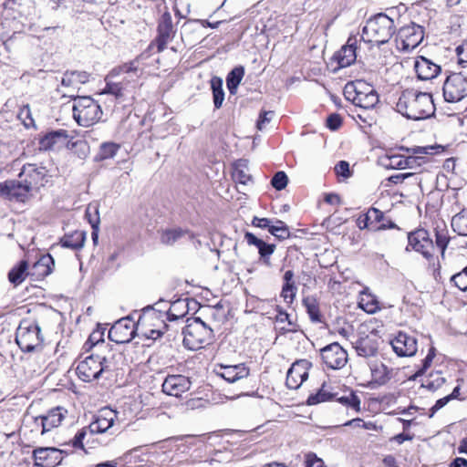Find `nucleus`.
<instances>
[{"label": "nucleus", "instance_id": "nucleus-31", "mask_svg": "<svg viewBox=\"0 0 467 467\" xmlns=\"http://www.w3.org/2000/svg\"><path fill=\"white\" fill-rule=\"evenodd\" d=\"M233 179L239 185L245 186L252 182V176L248 172L247 163L244 160H239L234 165Z\"/></svg>", "mask_w": 467, "mask_h": 467}, {"label": "nucleus", "instance_id": "nucleus-45", "mask_svg": "<svg viewBox=\"0 0 467 467\" xmlns=\"http://www.w3.org/2000/svg\"><path fill=\"white\" fill-rule=\"evenodd\" d=\"M93 347L97 350L95 356L97 359L100 361V368H103V372L112 370L111 361L109 358L107 356H102L100 353V348L104 347V341L102 340L101 343H99V341H97V343L94 344Z\"/></svg>", "mask_w": 467, "mask_h": 467}, {"label": "nucleus", "instance_id": "nucleus-3", "mask_svg": "<svg viewBox=\"0 0 467 467\" xmlns=\"http://www.w3.org/2000/svg\"><path fill=\"white\" fill-rule=\"evenodd\" d=\"M63 96L74 99L73 117L78 125L89 127L101 119L102 109L91 97H80L74 93L63 94Z\"/></svg>", "mask_w": 467, "mask_h": 467}, {"label": "nucleus", "instance_id": "nucleus-14", "mask_svg": "<svg viewBox=\"0 0 467 467\" xmlns=\"http://www.w3.org/2000/svg\"><path fill=\"white\" fill-rule=\"evenodd\" d=\"M380 337L378 333L372 331L369 334L361 335L353 343L357 354L363 358H370L377 355Z\"/></svg>", "mask_w": 467, "mask_h": 467}, {"label": "nucleus", "instance_id": "nucleus-32", "mask_svg": "<svg viewBox=\"0 0 467 467\" xmlns=\"http://www.w3.org/2000/svg\"><path fill=\"white\" fill-rule=\"evenodd\" d=\"M86 234L83 231H75L70 234H66L60 241L63 247L73 250L80 249L84 246Z\"/></svg>", "mask_w": 467, "mask_h": 467}, {"label": "nucleus", "instance_id": "nucleus-59", "mask_svg": "<svg viewBox=\"0 0 467 467\" xmlns=\"http://www.w3.org/2000/svg\"><path fill=\"white\" fill-rule=\"evenodd\" d=\"M335 171L337 175L343 176L345 178H348L351 175L349 170V163L346 161H340L335 166Z\"/></svg>", "mask_w": 467, "mask_h": 467}, {"label": "nucleus", "instance_id": "nucleus-10", "mask_svg": "<svg viewBox=\"0 0 467 467\" xmlns=\"http://www.w3.org/2000/svg\"><path fill=\"white\" fill-rule=\"evenodd\" d=\"M321 358L327 368L339 369L348 362L347 351L337 342L321 349Z\"/></svg>", "mask_w": 467, "mask_h": 467}, {"label": "nucleus", "instance_id": "nucleus-21", "mask_svg": "<svg viewBox=\"0 0 467 467\" xmlns=\"http://www.w3.org/2000/svg\"><path fill=\"white\" fill-rule=\"evenodd\" d=\"M414 70L420 80H431L441 73V66L425 57L420 56L414 61Z\"/></svg>", "mask_w": 467, "mask_h": 467}, {"label": "nucleus", "instance_id": "nucleus-26", "mask_svg": "<svg viewBox=\"0 0 467 467\" xmlns=\"http://www.w3.org/2000/svg\"><path fill=\"white\" fill-rule=\"evenodd\" d=\"M54 259L49 254L42 255L29 270V275L36 279H42L51 274Z\"/></svg>", "mask_w": 467, "mask_h": 467}, {"label": "nucleus", "instance_id": "nucleus-56", "mask_svg": "<svg viewBox=\"0 0 467 467\" xmlns=\"http://www.w3.org/2000/svg\"><path fill=\"white\" fill-rule=\"evenodd\" d=\"M456 54L458 57V63L462 67L467 66V41L456 47Z\"/></svg>", "mask_w": 467, "mask_h": 467}, {"label": "nucleus", "instance_id": "nucleus-42", "mask_svg": "<svg viewBox=\"0 0 467 467\" xmlns=\"http://www.w3.org/2000/svg\"><path fill=\"white\" fill-rule=\"evenodd\" d=\"M257 249L260 254V258L263 261L264 265H265L266 266H271L270 256L274 254L275 250V244L263 242L260 244V246L257 247Z\"/></svg>", "mask_w": 467, "mask_h": 467}, {"label": "nucleus", "instance_id": "nucleus-20", "mask_svg": "<svg viewBox=\"0 0 467 467\" xmlns=\"http://www.w3.org/2000/svg\"><path fill=\"white\" fill-rule=\"evenodd\" d=\"M357 37L350 36L347 43L334 54L332 58L337 61V68L347 67L355 63L357 59Z\"/></svg>", "mask_w": 467, "mask_h": 467}, {"label": "nucleus", "instance_id": "nucleus-19", "mask_svg": "<svg viewBox=\"0 0 467 467\" xmlns=\"http://www.w3.org/2000/svg\"><path fill=\"white\" fill-rule=\"evenodd\" d=\"M47 171L44 167H38L36 164H25L18 175L26 184L32 190L44 185Z\"/></svg>", "mask_w": 467, "mask_h": 467}, {"label": "nucleus", "instance_id": "nucleus-18", "mask_svg": "<svg viewBox=\"0 0 467 467\" xmlns=\"http://www.w3.org/2000/svg\"><path fill=\"white\" fill-rule=\"evenodd\" d=\"M192 381L184 375H168L162 383V391L174 397H180L191 389Z\"/></svg>", "mask_w": 467, "mask_h": 467}, {"label": "nucleus", "instance_id": "nucleus-17", "mask_svg": "<svg viewBox=\"0 0 467 467\" xmlns=\"http://www.w3.org/2000/svg\"><path fill=\"white\" fill-rule=\"evenodd\" d=\"M30 191L29 186L21 179L0 183V194L9 200L24 202Z\"/></svg>", "mask_w": 467, "mask_h": 467}, {"label": "nucleus", "instance_id": "nucleus-13", "mask_svg": "<svg viewBox=\"0 0 467 467\" xmlns=\"http://www.w3.org/2000/svg\"><path fill=\"white\" fill-rule=\"evenodd\" d=\"M311 366V362L306 359H299L294 362L286 374L285 384L287 388L297 389L307 379Z\"/></svg>", "mask_w": 467, "mask_h": 467}, {"label": "nucleus", "instance_id": "nucleus-40", "mask_svg": "<svg viewBox=\"0 0 467 467\" xmlns=\"http://www.w3.org/2000/svg\"><path fill=\"white\" fill-rule=\"evenodd\" d=\"M278 240H285L290 236L288 226L280 220H275V223L270 227V232Z\"/></svg>", "mask_w": 467, "mask_h": 467}, {"label": "nucleus", "instance_id": "nucleus-2", "mask_svg": "<svg viewBox=\"0 0 467 467\" xmlns=\"http://www.w3.org/2000/svg\"><path fill=\"white\" fill-rule=\"evenodd\" d=\"M396 31L394 20L383 13L369 18L362 29V39L378 46L389 41Z\"/></svg>", "mask_w": 467, "mask_h": 467}, {"label": "nucleus", "instance_id": "nucleus-8", "mask_svg": "<svg viewBox=\"0 0 467 467\" xmlns=\"http://www.w3.org/2000/svg\"><path fill=\"white\" fill-rule=\"evenodd\" d=\"M408 245L406 251L410 248L417 253L421 254L426 259L431 260L434 254V244L430 237L428 231L425 229H418L407 234Z\"/></svg>", "mask_w": 467, "mask_h": 467}, {"label": "nucleus", "instance_id": "nucleus-6", "mask_svg": "<svg viewBox=\"0 0 467 467\" xmlns=\"http://www.w3.org/2000/svg\"><path fill=\"white\" fill-rule=\"evenodd\" d=\"M188 311V305L184 300H178L173 302L169 310L165 313L169 321H175L180 318H183ZM164 314L160 309H156L152 306H148L142 309V314L139 317V326L151 325V321L155 319H161ZM152 326H156L152 324Z\"/></svg>", "mask_w": 467, "mask_h": 467}, {"label": "nucleus", "instance_id": "nucleus-60", "mask_svg": "<svg viewBox=\"0 0 467 467\" xmlns=\"http://www.w3.org/2000/svg\"><path fill=\"white\" fill-rule=\"evenodd\" d=\"M274 115L273 111H264L260 114L257 121V129L263 130L265 125L268 124Z\"/></svg>", "mask_w": 467, "mask_h": 467}, {"label": "nucleus", "instance_id": "nucleus-61", "mask_svg": "<svg viewBox=\"0 0 467 467\" xmlns=\"http://www.w3.org/2000/svg\"><path fill=\"white\" fill-rule=\"evenodd\" d=\"M86 434H87V431L85 429L79 430L71 441L72 446L74 448L83 449L84 448L83 440H84Z\"/></svg>", "mask_w": 467, "mask_h": 467}, {"label": "nucleus", "instance_id": "nucleus-24", "mask_svg": "<svg viewBox=\"0 0 467 467\" xmlns=\"http://www.w3.org/2000/svg\"><path fill=\"white\" fill-rule=\"evenodd\" d=\"M68 134L65 130H52L45 134L39 140V149L42 150H49L59 148L67 142Z\"/></svg>", "mask_w": 467, "mask_h": 467}, {"label": "nucleus", "instance_id": "nucleus-46", "mask_svg": "<svg viewBox=\"0 0 467 467\" xmlns=\"http://www.w3.org/2000/svg\"><path fill=\"white\" fill-rule=\"evenodd\" d=\"M436 149H441V146H415L412 148H406V152L411 156H424L433 154V150Z\"/></svg>", "mask_w": 467, "mask_h": 467}, {"label": "nucleus", "instance_id": "nucleus-55", "mask_svg": "<svg viewBox=\"0 0 467 467\" xmlns=\"http://www.w3.org/2000/svg\"><path fill=\"white\" fill-rule=\"evenodd\" d=\"M427 158L425 156H411L409 155L406 157L407 168L414 169L417 167H420L427 162Z\"/></svg>", "mask_w": 467, "mask_h": 467}, {"label": "nucleus", "instance_id": "nucleus-48", "mask_svg": "<svg viewBox=\"0 0 467 467\" xmlns=\"http://www.w3.org/2000/svg\"><path fill=\"white\" fill-rule=\"evenodd\" d=\"M288 182L287 175L284 171H277L271 180L272 186L277 190H284Z\"/></svg>", "mask_w": 467, "mask_h": 467}, {"label": "nucleus", "instance_id": "nucleus-62", "mask_svg": "<svg viewBox=\"0 0 467 467\" xmlns=\"http://www.w3.org/2000/svg\"><path fill=\"white\" fill-rule=\"evenodd\" d=\"M252 224L255 227H259L262 229L267 228L268 231L270 232V227L272 226L273 222L268 218L254 217Z\"/></svg>", "mask_w": 467, "mask_h": 467}, {"label": "nucleus", "instance_id": "nucleus-27", "mask_svg": "<svg viewBox=\"0 0 467 467\" xmlns=\"http://www.w3.org/2000/svg\"><path fill=\"white\" fill-rule=\"evenodd\" d=\"M379 101V99L377 91L371 86L364 82V86H362V89L358 97L357 106L365 109H374Z\"/></svg>", "mask_w": 467, "mask_h": 467}, {"label": "nucleus", "instance_id": "nucleus-53", "mask_svg": "<svg viewBox=\"0 0 467 467\" xmlns=\"http://www.w3.org/2000/svg\"><path fill=\"white\" fill-rule=\"evenodd\" d=\"M166 329H167V325L161 319V326H159L156 328H150V329L146 330L144 332V335L146 337L155 340V339L161 337L164 334Z\"/></svg>", "mask_w": 467, "mask_h": 467}, {"label": "nucleus", "instance_id": "nucleus-57", "mask_svg": "<svg viewBox=\"0 0 467 467\" xmlns=\"http://www.w3.org/2000/svg\"><path fill=\"white\" fill-rule=\"evenodd\" d=\"M342 125V118L339 114H330L327 119V127L331 130H337Z\"/></svg>", "mask_w": 467, "mask_h": 467}, {"label": "nucleus", "instance_id": "nucleus-35", "mask_svg": "<svg viewBox=\"0 0 467 467\" xmlns=\"http://www.w3.org/2000/svg\"><path fill=\"white\" fill-rule=\"evenodd\" d=\"M120 149V145L112 141H107L100 144L99 152L97 153L96 161H105L112 159L116 156Z\"/></svg>", "mask_w": 467, "mask_h": 467}, {"label": "nucleus", "instance_id": "nucleus-47", "mask_svg": "<svg viewBox=\"0 0 467 467\" xmlns=\"http://www.w3.org/2000/svg\"><path fill=\"white\" fill-rule=\"evenodd\" d=\"M451 281L453 282L455 286H457L462 291L467 290V266L463 268L461 272L453 275L451 278Z\"/></svg>", "mask_w": 467, "mask_h": 467}, {"label": "nucleus", "instance_id": "nucleus-34", "mask_svg": "<svg viewBox=\"0 0 467 467\" xmlns=\"http://www.w3.org/2000/svg\"><path fill=\"white\" fill-rule=\"evenodd\" d=\"M244 75V69L243 67H234L227 75L226 85L231 95L236 94L237 88L241 83Z\"/></svg>", "mask_w": 467, "mask_h": 467}, {"label": "nucleus", "instance_id": "nucleus-58", "mask_svg": "<svg viewBox=\"0 0 467 467\" xmlns=\"http://www.w3.org/2000/svg\"><path fill=\"white\" fill-rule=\"evenodd\" d=\"M306 467H326L322 459L315 453L309 452L306 455Z\"/></svg>", "mask_w": 467, "mask_h": 467}, {"label": "nucleus", "instance_id": "nucleus-44", "mask_svg": "<svg viewBox=\"0 0 467 467\" xmlns=\"http://www.w3.org/2000/svg\"><path fill=\"white\" fill-rule=\"evenodd\" d=\"M325 385L316 393L312 394L307 399L308 405H316L320 402L328 401L333 399V395L324 389Z\"/></svg>", "mask_w": 467, "mask_h": 467}, {"label": "nucleus", "instance_id": "nucleus-1", "mask_svg": "<svg viewBox=\"0 0 467 467\" xmlns=\"http://www.w3.org/2000/svg\"><path fill=\"white\" fill-rule=\"evenodd\" d=\"M396 109L404 117L418 120L432 116L435 106L430 93L406 89L400 96Z\"/></svg>", "mask_w": 467, "mask_h": 467}, {"label": "nucleus", "instance_id": "nucleus-36", "mask_svg": "<svg viewBox=\"0 0 467 467\" xmlns=\"http://www.w3.org/2000/svg\"><path fill=\"white\" fill-rule=\"evenodd\" d=\"M303 305L312 322H321L319 304L314 296H306L303 299Z\"/></svg>", "mask_w": 467, "mask_h": 467}, {"label": "nucleus", "instance_id": "nucleus-50", "mask_svg": "<svg viewBox=\"0 0 467 467\" xmlns=\"http://www.w3.org/2000/svg\"><path fill=\"white\" fill-rule=\"evenodd\" d=\"M436 245L441 249V256H444L445 249L448 246L450 242V237L447 235V233L444 230L436 231Z\"/></svg>", "mask_w": 467, "mask_h": 467}, {"label": "nucleus", "instance_id": "nucleus-25", "mask_svg": "<svg viewBox=\"0 0 467 467\" xmlns=\"http://www.w3.org/2000/svg\"><path fill=\"white\" fill-rule=\"evenodd\" d=\"M67 410L63 407L50 410L47 415L41 416L42 434L58 427L65 419Z\"/></svg>", "mask_w": 467, "mask_h": 467}, {"label": "nucleus", "instance_id": "nucleus-33", "mask_svg": "<svg viewBox=\"0 0 467 467\" xmlns=\"http://www.w3.org/2000/svg\"><path fill=\"white\" fill-rule=\"evenodd\" d=\"M213 92V101L214 108L219 109L224 100V91L223 88V79L219 77H213L210 80Z\"/></svg>", "mask_w": 467, "mask_h": 467}, {"label": "nucleus", "instance_id": "nucleus-15", "mask_svg": "<svg viewBox=\"0 0 467 467\" xmlns=\"http://www.w3.org/2000/svg\"><path fill=\"white\" fill-rule=\"evenodd\" d=\"M134 324L129 318L117 321L109 331V339L118 344L129 343L134 338Z\"/></svg>", "mask_w": 467, "mask_h": 467}, {"label": "nucleus", "instance_id": "nucleus-43", "mask_svg": "<svg viewBox=\"0 0 467 467\" xmlns=\"http://www.w3.org/2000/svg\"><path fill=\"white\" fill-rule=\"evenodd\" d=\"M85 216L90 223L93 230H98L99 224V207L97 204H89L85 213Z\"/></svg>", "mask_w": 467, "mask_h": 467}, {"label": "nucleus", "instance_id": "nucleus-4", "mask_svg": "<svg viewBox=\"0 0 467 467\" xmlns=\"http://www.w3.org/2000/svg\"><path fill=\"white\" fill-rule=\"evenodd\" d=\"M183 344L192 350L202 348L213 338V330L200 317L188 318L182 329Z\"/></svg>", "mask_w": 467, "mask_h": 467}, {"label": "nucleus", "instance_id": "nucleus-7", "mask_svg": "<svg viewBox=\"0 0 467 467\" xmlns=\"http://www.w3.org/2000/svg\"><path fill=\"white\" fill-rule=\"evenodd\" d=\"M446 102L456 103L467 97V77L462 73L449 75L442 87Z\"/></svg>", "mask_w": 467, "mask_h": 467}, {"label": "nucleus", "instance_id": "nucleus-22", "mask_svg": "<svg viewBox=\"0 0 467 467\" xmlns=\"http://www.w3.org/2000/svg\"><path fill=\"white\" fill-rule=\"evenodd\" d=\"M116 417L115 410L109 408L102 409L96 420L89 424V431L91 433H104L108 431L113 426Z\"/></svg>", "mask_w": 467, "mask_h": 467}, {"label": "nucleus", "instance_id": "nucleus-39", "mask_svg": "<svg viewBox=\"0 0 467 467\" xmlns=\"http://www.w3.org/2000/svg\"><path fill=\"white\" fill-rule=\"evenodd\" d=\"M451 227L460 235L467 236V213H460L451 219Z\"/></svg>", "mask_w": 467, "mask_h": 467}, {"label": "nucleus", "instance_id": "nucleus-12", "mask_svg": "<svg viewBox=\"0 0 467 467\" xmlns=\"http://www.w3.org/2000/svg\"><path fill=\"white\" fill-rule=\"evenodd\" d=\"M35 465L55 467L63 460V451L54 447H38L32 452Z\"/></svg>", "mask_w": 467, "mask_h": 467}, {"label": "nucleus", "instance_id": "nucleus-41", "mask_svg": "<svg viewBox=\"0 0 467 467\" xmlns=\"http://www.w3.org/2000/svg\"><path fill=\"white\" fill-rule=\"evenodd\" d=\"M184 232L182 229H168L161 233V241L164 244H173L182 237Z\"/></svg>", "mask_w": 467, "mask_h": 467}, {"label": "nucleus", "instance_id": "nucleus-11", "mask_svg": "<svg viewBox=\"0 0 467 467\" xmlns=\"http://www.w3.org/2000/svg\"><path fill=\"white\" fill-rule=\"evenodd\" d=\"M99 362L95 353L90 354L78 363L76 368L78 377L84 382H91L99 379L103 373V368H100Z\"/></svg>", "mask_w": 467, "mask_h": 467}, {"label": "nucleus", "instance_id": "nucleus-30", "mask_svg": "<svg viewBox=\"0 0 467 467\" xmlns=\"http://www.w3.org/2000/svg\"><path fill=\"white\" fill-rule=\"evenodd\" d=\"M27 275H30L28 263L26 260H22L9 271L8 280L15 286H17Z\"/></svg>", "mask_w": 467, "mask_h": 467}, {"label": "nucleus", "instance_id": "nucleus-64", "mask_svg": "<svg viewBox=\"0 0 467 467\" xmlns=\"http://www.w3.org/2000/svg\"><path fill=\"white\" fill-rule=\"evenodd\" d=\"M23 116H25V119H23V122L26 128H29L30 126L34 125V119L31 117V112L28 105L25 106L21 109L20 117L23 118Z\"/></svg>", "mask_w": 467, "mask_h": 467}, {"label": "nucleus", "instance_id": "nucleus-29", "mask_svg": "<svg viewBox=\"0 0 467 467\" xmlns=\"http://www.w3.org/2000/svg\"><path fill=\"white\" fill-rule=\"evenodd\" d=\"M89 75L86 71H67L65 72L61 84L64 87L78 89V85L88 82Z\"/></svg>", "mask_w": 467, "mask_h": 467}, {"label": "nucleus", "instance_id": "nucleus-52", "mask_svg": "<svg viewBox=\"0 0 467 467\" xmlns=\"http://www.w3.org/2000/svg\"><path fill=\"white\" fill-rule=\"evenodd\" d=\"M389 163L387 167L391 169H405L407 168L406 157L401 155H391L388 158Z\"/></svg>", "mask_w": 467, "mask_h": 467}, {"label": "nucleus", "instance_id": "nucleus-16", "mask_svg": "<svg viewBox=\"0 0 467 467\" xmlns=\"http://www.w3.org/2000/svg\"><path fill=\"white\" fill-rule=\"evenodd\" d=\"M390 345L399 357H412L418 350L417 339L401 331L390 341Z\"/></svg>", "mask_w": 467, "mask_h": 467}, {"label": "nucleus", "instance_id": "nucleus-51", "mask_svg": "<svg viewBox=\"0 0 467 467\" xmlns=\"http://www.w3.org/2000/svg\"><path fill=\"white\" fill-rule=\"evenodd\" d=\"M296 293V286L295 285H288L284 284L281 291V296L284 298V300L288 303L292 304Z\"/></svg>", "mask_w": 467, "mask_h": 467}, {"label": "nucleus", "instance_id": "nucleus-5", "mask_svg": "<svg viewBox=\"0 0 467 467\" xmlns=\"http://www.w3.org/2000/svg\"><path fill=\"white\" fill-rule=\"evenodd\" d=\"M43 341L44 337L36 322L27 319L20 322L16 332V342L23 352L40 350Z\"/></svg>", "mask_w": 467, "mask_h": 467}, {"label": "nucleus", "instance_id": "nucleus-54", "mask_svg": "<svg viewBox=\"0 0 467 467\" xmlns=\"http://www.w3.org/2000/svg\"><path fill=\"white\" fill-rule=\"evenodd\" d=\"M436 349L431 347L424 359H422V367L417 371L416 375L420 376L425 373V371L431 367L432 360L435 357Z\"/></svg>", "mask_w": 467, "mask_h": 467}, {"label": "nucleus", "instance_id": "nucleus-9", "mask_svg": "<svg viewBox=\"0 0 467 467\" xmlns=\"http://www.w3.org/2000/svg\"><path fill=\"white\" fill-rule=\"evenodd\" d=\"M423 36V27L411 23L400 29L397 39L398 47L403 51L414 49L421 43Z\"/></svg>", "mask_w": 467, "mask_h": 467}, {"label": "nucleus", "instance_id": "nucleus-49", "mask_svg": "<svg viewBox=\"0 0 467 467\" xmlns=\"http://www.w3.org/2000/svg\"><path fill=\"white\" fill-rule=\"evenodd\" d=\"M337 401L347 407L353 408L357 410H359L360 400L354 393H350L348 396H342L337 399Z\"/></svg>", "mask_w": 467, "mask_h": 467}, {"label": "nucleus", "instance_id": "nucleus-63", "mask_svg": "<svg viewBox=\"0 0 467 467\" xmlns=\"http://www.w3.org/2000/svg\"><path fill=\"white\" fill-rule=\"evenodd\" d=\"M368 216L369 217V220H370V223H372L373 222H376V223H379L382 221L383 217H384V213L383 212H381L380 210H379L378 208H370L368 213H367Z\"/></svg>", "mask_w": 467, "mask_h": 467}, {"label": "nucleus", "instance_id": "nucleus-38", "mask_svg": "<svg viewBox=\"0 0 467 467\" xmlns=\"http://www.w3.org/2000/svg\"><path fill=\"white\" fill-rule=\"evenodd\" d=\"M364 86V81L348 82L344 88L345 98L357 106L358 97Z\"/></svg>", "mask_w": 467, "mask_h": 467}, {"label": "nucleus", "instance_id": "nucleus-28", "mask_svg": "<svg viewBox=\"0 0 467 467\" xmlns=\"http://www.w3.org/2000/svg\"><path fill=\"white\" fill-rule=\"evenodd\" d=\"M249 375V368L244 364L223 367L222 378L230 383L244 379Z\"/></svg>", "mask_w": 467, "mask_h": 467}, {"label": "nucleus", "instance_id": "nucleus-37", "mask_svg": "<svg viewBox=\"0 0 467 467\" xmlns=\"http://www.w3.org/2000/svg\"><path fill=\"white\" fill-rule=\"evenodd\" d=\"M130 83L131 81L129 79L119 83L108 82L102 94H111L116 99H121L124 97L128 85Z\"/></svg>", "mask_w": 467, "mask_h": 467}, {"label": "nucleus", "instance_id": "nucleus-23", "mask_svg": "<svg viewBox=\"0 0 467 467\" xmlns=\"http://www.w3.org/2000/svg\"><path fill=\"white\" fill-rule=\"evenodd\" d=\"M173 26L171 16L169 13H165L158 26L157 50L162 52L167 43L173 37Z\"/></svg>", "mask_w": 467, "mask_h": 467}]
</instances>
